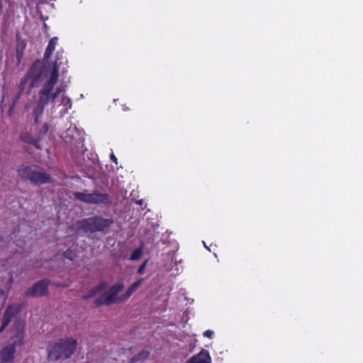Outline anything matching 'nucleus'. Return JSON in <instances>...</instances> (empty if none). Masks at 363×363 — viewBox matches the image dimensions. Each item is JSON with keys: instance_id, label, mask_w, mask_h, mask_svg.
Here are the masks:
<instances>
[{"instance_id": "9", "label": "nucleus", "mask_w": 363, "mask_h": 363, "mask_svg": "<svg viewBox=\"0 0 363 363\" xmlns=\"http://www.w3.org/2000/svg\"><path fill=\"white\" fill-rule=\"evenodd\" d=\"M19 312V308L17 306H9L4 315L2 325L0 328V332H3V330L6 328L8 324L10 323L11 319L13 316L16 315Z\"/></svg>"}, {"instance_id": "23", "label": "nucleus", "mask_w": 363, "mask_h": 363, "mask_svg": "<svg viewBox=\"0 0 363 363\" xmlns=\"http://www.w3.org/2000/svg\"><path fill=\"white\" fill-rule=\"evenodd\" d=\"M111 160H112L113 162H114L116 164H117V163H118V162H117V158H116V157L113 154H111Z\"/></svg>"}, {"instance_id": "25", "label": "nucleus", "mask_w": 363, "mask_h": 363, "mask_svg": "<svg viewBox=\"0 0 363 363\" xmlns=\"http://www.w3.org/2000/svg\"><path fill=\"white\" fill-rule=\"evenodd\" d=\"M3 241V239L1 237H0V242H1Z\"/></svg>"}, {"instance_id": "14", "label": "nucleus", "mask_w": 363, "mask_h": 363, "mask_svg": "<svg viewBox=\"0 0 363 363\" xmlns=\"http://www.w3.org/2000/svg\"><path fill=\"white\" fill-rule=\"evenodd\" d=\"M57 40L58 39L57 37H54L50 40L44 54L45 58L48 59L50 56L52 55V52L55 49V45L57 44Z\"/></svg>"}, {"instance_id": "21", "label": "nucleus", "mask_w": 363, "mask_h": 363, "mask_svg": "<svg viewBox=\"0 0 363 363\" xmlns=\"http://www.w3.org/2000/svg\"><path fill=\"white\" fill-rule=\"evenodd\" d=\"M203 335L208 338H212L213 332L212 330H208L204 332Z\"/></svg>"}, {"instance_id": "2", "label": "nucleus", "mask_w": 363, "mask_h": 363, "mask_svg": "<svg viewBox=\"0 0 363 363\" xmlns=\"http://www.w3.org/2000/svg\"><path fill=\"white\" fill-rule=\"evenodd\" d=\"M11 341L0 351V360L13 363L16 347L22 345L23 338V323L18 321L13 325L11 330Z\"/></svg>"}, {"instance_id": "24", "label": "nucleus", "mask_w": 363, "mask_h": 363, "mask_svg": "<svg viewBox=\"0 0 363 363\" xmlns=\"http://www.w3.org/2000/svg\"><path fill=\"white\" fill-rule=\"evenodd\" d=\"M142 203H143V201H142V200H140V201H138V203H139V204H142Z\"/></svg>"}, {"instance_id": "18", "label": "nucleus", "mask_w": 363, "mask_h": 363, "mask_svg": "<svg viewBox=\"0 0 363 363\" xmlns=\"http://www.w3.org/2000/svg\"><path fill=\"white\" fill-rule=\"evenodd\" d=\"M48 131V125L45 123L39 131V137L44 136Z\"/></svg>"}, {"instance_id": "3", "label": "nucleus", "mask_w": 363, "mask_h": 363, "mask_svg": "<svg viewBox=\"0 0 363 363\" xmlns=\"http://www.w3.org/2000/svg\"><path fill=\"white\" fill-rule=\"evenodd\" d=\"M77 347L74 339H62L48 348V358L51 361H57L69 358Z\"/></svg>"}, {"instance_id": "17", "label": "nucleus", "mask_w": 363, "mask_h": 363, "mask_svg": "<svg viewBox=\"0 0 363 363\" xmlns=\"http://www.w3.org/2000/svg\"><path fill=\"white\" fill-rule=\"evenodd\" d=\"M142 249L141 248H137L135 249L133 252L132 253L131 256H130V259L131 260H138L140 258L141 255H142Z\"/></svg>"}, {"instance_id": "20", "label": "nucleus", "mask_w": 363, "mask_h": 363, "mask_svg": "<svg viewBox=\"0 0 363 363\" xmlns=\"http://www.w3.org/2000/svg\"><path fill=\"white\" fill-rule=\"evenodd\" d=\"M8 295L6 294V292L0 289V300H3L4 303L6 301Z\"/></svg>"}, {"instance_id": "19", "label": "nucleus", "mask_w": 363, "mask_h": 363, "mask_svg": "<svg viewBox=\"0 0 363 363\" xmlns=\"http://www.w3.org/2000/svg\"><path fill=\"white\" fill-rule=\"evenodd\" d=\"M147 262V261L146 260L140 266V267L138 269V274H143L144 270H145V269L146 267Z\"/></svg>"}, {"instance_id": "13", "label": "nucleus", "mask_w": 363, "mask_h": 363, "mask_svg": "<svg viewBox=\"0 0 363 363\" xmlns=\"http://www.w3.org/2000/svg\"><path fill=\"white\" fill-rule=\"evenodd\" d=\"M143 281H144V279L142 278V279H140L139 280H138L137 281L134 282L130 286V287L126 291L123 299L125 300V299L128 298L131 296V294L141 286Z\"/></svg>"}, {"instance_id": "15", "label": "nucleus", "mask_w": 363, "mask_h": 363, "mask_svg": "<svg viewBox=\"0 0 363 363\" xmlns=\"http://www.w3.org/2000/svg\"><path fill=\"white\" fill-rule=\"evenodd\" d=\"M150 353L147 350H143L130 359V363H135L146 359Z\"/></svg>"}, {"instance_id": "16", "label": "nucleus", "mask_w": 363, "mask_h": 363, "mask_svg": "<svg viewBox=\"0 0 363 363\" xmlns=\"http://www.w3.org/2000/svg\"><path fill=\"white\" fill-rule=\"evenodd\" d=\"M22 140L27 143L33 144L37 148H40L38 145V140H35V138H32L29 134L24 133L21 136Z\"/></svg>"}, {"instance_id": "8", "label": "nucleus", "mask_w": 363, "mask_h": 363, "mask_svg": "<svg viewBox=\"0 0 363 363\" xmlns=\"http://www.w3.org/2000/svg\"><path fill=\"white\" fill-rule=\"evenodd\" d=\"M30 182L35 184L40 185L51 182L52 178L49 174H48L45 172L40 170L35 167L33 176L31 177Z\"/></svg>"}, {"instance_id": "5", "label": "nucleus", "mask_w": 363, "mask_h": 363, "mask_svg": "<svg viewBox=\"0 0 363 363\" xmlns=\"http://www.w3.org/2000/svg\"><path fill=\"white\" fill-rule=\"evenodd\" d=\"M74 195L78 200L88 203H105L108 202V195L106 194L75 192Z\"/></svg>"}, {"instance_id": "6", "label": "nucleus", "mask_w": 363, "mask_h": 363, "mask_svg": "<svg viewBox=\"0 0 363 363\" xmlns=\"http://www.w3.org/2000/svg\"><path fill=\"white\" fill-rule=\"evenodd\" d=\"M123 289V284H116L113 286L110 290L105 293L100 298L96 299L95 303L96 306H101L104 304L110 305L116 302L117 294Z\"/></svg>"}, {"instance_id": "1", "label": "nucleus", "mask_w": 363, "mask_h": 363, "mask_svg": "<svg viewBox=\"0 0 363 363\" xmlns=\"http://www.w3.org/2000/svg\"><path fill=\"white\" fill-rule=\"evenodd\" d=\"M58 72L57 63L45 65L41 68L34 66L30 70L32 86L42 85L38 103L33 110L35 123L42 116L45 106L50 103L52 104V108H60L61 115L67 113L72 107L71 99L65 95V89L63 86H58L54 90L58 80Z\"/></svg>"}, {"instance_id": "11", "label": "nucleus", "mask_w": 363, "mask_h": 363, "mask_svg": "<svg viewBox=\"0 0 363 363\" xmlns=\"http://www.w3.org/2000/svg\"><path fill=\"white\" fill-rule=\"evenodd\" d=\"M35 167H28L25 165H21L18 168V174L20 177L23 179L31 180V177L33 176L34 169Z\"/></svg>"}, {"instance_id": "10", "label": "nucleus", "mask_w": 363, "mask_h": 363, "mask_svg": "<svg viewBox=\"0 0 363 363\" xmlns=\"http://www.w3.org/2000/svg\"><path fill=\"white\" fill-rule=\"evenodd\" d=\"M211 359L208 352L202 350L199 354L191 357L186 363H211Z\"/></svg>"}, {"instance_id": "12", "label": "nucleus", "mask_w": 363, "mask_h": 363, "mask_svg": "<svg viewBox=\"0 0 363 363\" xmlns=\"http://www.w3.org/2000/svg\"><path fill=\"white\" fill-rule=\"evenodd\" d=\"M105 288H106V285L104 284H101L98 285L94 289L91 290L89 293H87L86 294L82 296V298L84 300H88V299H89L91 298H93L96 294L102 292L105 289Z\"/></svg>"}, {"instance_id": "7", "label": "nucleus", "mask_w": 363, "mask_h": 363, "mask_svg": "<svg viewBox=\"0 0 363 363\" xmlns=\"http://www.w3.org/2000/svg\"><path fill=\"white\" fill-rule=\"evenodd\" d=\"M49 282L48 280H42L36 284L28 290L26 293L27 296L30 297H40L45 296L48 294V286Z\"/></svg>"}, {"instance_id": "4", "label": "nucleus", "mask_w": 363, "mask_h": 363, "mask_svg": "<svg viewBox=\"0 0 363 363\" xmlns=\"http://www.w3.org/2000/svg\"><path fill=\"white\" fill-rule=\"evenodd\" d=\"M113 222V221L111 219L95 216L79 221L76 224V229L77 230H82L85 233L103 231L106 228H109Z\"/></svg>"}, {"instance_id": "22", "label": "nucleus", "mask_w": 363, "mask_h": 363, "mask_svg": "<svg viewBox=\"0 0 363 363\" xmlns=\"http://www.w3.org/2000/svg\"><path fill=\"white\" fill-rule=\"evenodd\" d=\"M64 256L66 257L67 258L69 259H72V257L70 255V252L69 251L65 252H64Z\"/></svg>"}]
</instances>
